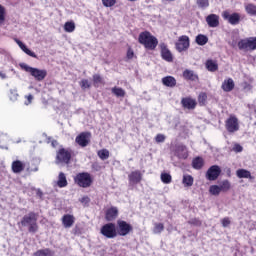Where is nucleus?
Instances as JSON below:
<instances>
[{
	"mask_svg": "<svg viewBox=\"0 0 256 256\" xmlns=\"http://www.w3.org/2000/svg\"><path fill=\"white\" fill-rule=\"evenodd\" d=\"M195 41L197 45L203 46V45H207V43L209 42V38L206 35L199 34L198 36H196Z\"/></svg>",
	"mask_w": 256,
	"mask_h": 256,
	"instance_id": "nucleus-30",
	"label": "nucleus"
},
{
	"mask_svg": "<svg viewBox=\"0 0 256 256\" xmlns=\"http://www.w3.org/2000/svg\"><path fill=\"white\" fill-rule=\"evenodd\" d=\"M219 187L220 191L227 192L231 189V183L229 182V180H224L220 183Z\"/></svg>",
	"mask_w": 256,
	"mask_h": 256,
	"instance_id": "nucleus-38",
	"label": "nucleus"
},
{
	"mask_svg": "<svg viewBox=\"0 0 256 256\" xmlns=\"http://www.w3.org/2000/svg\"><path fill=\"white\" fill-rule=\"evenodd\" d=\"M197 5L200 9H207L209 7V0H197Z\"/></svg>",
	"mask_w": 256,
	"mask_h": 256,
	"instance_id": "nucleus-41",
	"label": "nucleus"
},
{
	"mask_svg": "<svg viewBox=\"0 0 256 256\" xmlns=\"http://www.w3.org/2000/svg\"><path fill=\"white\" fill-rule=\"evenodd\" d=\"M183 77L188 79V81H199V76L193 70H185Z\"/></svg>",
	"mask_w": 256,
	"mask_h": 256,
	"instance_id": "nucleus-23",
	"label": "nucleus"
},
{
	"mask_svg": "<svg viewBox=\"0 0 256 256\" xmlns=\"http://www.w3.org/2000/svg\"><path fill=\"white\" fill-rule=\"evenodd\" d=\"M118 215H119V210L117 209V207H111L106 211L105 219L106 221H115Z\"/></svg>",
	"mask_w": 256,
	"mask_h": 256,
	"instance_id": "nucleus-20",
	"label": "nucleus"
},
{
	"mask_svg": "<svg viewBox=\"0 0 256 256\" xmlns=\"http://www.w3.org/2000/svg\"><path fill=\"white\" fill-rule=\"evenodd\" d=\"M75 223V217L71 214H66L62 217V225L65 229H70Z\"/></svg>",
	"mask_w": 256,
	"mask_h": 256,
	"instance_id": "nucleus-18",
	"label": "nucleus"
},
{
	"mask_svg": "<svg viewBox=\"0 0 256 256\" xmlns=\"http://www.w3.org/2000/svg\"><path fill=\"white\" fill-rule=\"evenodd\" d=\"M160 179H161L162 183H164L165 185H169V183H171V181H173V178L171 177V174H169V173H162L160 176Z\"/></svg>",
	"mask_w": 256,
	"mask_h": 256,
	"instance_id": "nucleus-35",
	"label": "nucleus"
},
{
	"mask_svg": "<svg viewBox=\"0 0 256 256\" xmlns=\"http://www.w3.org/2000/svg\"><path fill=\"white\" fill-rule=\"evenodd\" d=\"M192 167L194 169H201L203 167V158L197 157L192 161Z\"/></svg>",
	"mask_w": 256,
	"mask_h": 256,
	"instance_id": "nucleus-37",
	"label": "nucleus"
},
{
	"mask_svg": "<svg viewBox=\"0 0 256 256\" xmlns=\"http://www.w3.org/2000/svg\"><path fill=\"white\" fill-rule=\"evenodd\" d=\"M222 91H225V93H230V91H233L235 89V81L232 80V78L225 79L221 86Z\"/></svg>",
	"mask_w": 256,
	"mask_h": 256,
	"instance_id": "nucleus-16",
	"label": "nucleus"
},
{
	"mask_svg": "<svg viewBox=\"0 0 256 256\" xmlns=\"http://www.w3.org/2000/svg\"><path fill=\"white\" fill-rule=\"evenodd\" d=\"M196 225H201V222H200V221H197V222H196Z\"/></svg>",
	"mask_w": 256,
	"mask_h": 256,
	"instance_id": "nucleus-57",
	"label": "nucleus"
},
{
	"mask_svg": "<svg viewBox=\"0 0 256 256\" xmlns=\"http://www.w3.org/2000/svg\"><path fill=\"white\" fill-rule=\"evenodd\" d=\"M15 42L17 43L18 47H20V49L26 53V55H29V57L37 59V54H35V52L27 48V46L23 42H21V40L15 39Z\"/></svg>",
	"mask_w": 256,
	"mask_h": 256,
	"instance_id": "nucleus-21",
	"label": "nucleus"
},
{
	"mask_svg": "<svg viewBox=\"0 0 256 256\" xmlns=\"http://www.w3.org/2000/svg\"><path fill=\"white\" fill-rule=\"evenodd\" d=\"M206 23L208 27H219V15L217 14H210L206 17Z\"/></svg>",
	"mask_w": 256,
	"mask_h": 256,
	"instance_id": "nucleus-15",
	"label": "nucleus"
},
{
	"mask_svg": "<svg viewBox=\"0 0 256 256\" xmlns=\"http://www.w3.org/2000/svg\"><path fill=\"white\" fill-rule=\"evenodd\" d=\"M176 49L179 53L187 51L189 49V36H180L178 42H176Z\"/></svg>",
	"mask_w": 256,
	"mask_h": 256,
	"instance_id": "nucleus-11",
	"label": "nucleus"
},
{
	"mask_svg": "<svg viewBox=\"0 0 256 256\" xmlns=\"http://www.w3.org/2000/svg\"><path fill=\"white\" fill-rule=\"evenodd\" d=\"M57 185L60 188L67 187V176H65V173H59Z\"/></svg>",
	"mask_w": 256,
	"mask_h": 256,
	"instance_id": "nucleus-27",
	"label": "nucleus"
},
{
	"mask_svg": "<svg viewBox=\"0 0 256 256\" xmlns=\"http://www.w3.org/2000/svg\"><path fill=\"white\" fill-rule=\"evenodd\" d=\"M18 225H22V227H28L29 233H37V231H39V225H37V214H35V212H30L24 215Z\"/></svg>",
	"mask_w": 256,
	"mask_h": 256,
	"instance_id": "nucleus-2",
	"label": "nucleus"
},
{
	"mask_svg": "<svg viewBox=\"0 0 256 256\" xmlns=\"http://www.w3.org/2000/svg\"><path fill=\"white\" fill-rule=\"evenodd\" d=\"M198 101L200 105H205V102L207 101V94L205 93L199 94Z\"/></svg>",
	"mask_w": 256,
	"mask_h": 256,
	"instance_id": "nucleus-44",
	"label": "nucleus"
},
{
	"mask_svg": "<svg viewBox=\"0 0 256 256\" xmlns=\"http://www.w3.org/2000/svg\"><path fill=\"white\" fill-rule=\"evenodd\" d=\"M101 233L104 237H107V239H115V237H117V227L114 223L105 224L101 228Z\"/></svg>",
	"mask_w": 256,
	"mask_h": 256,
	"instance_id": "nucleus-6",
	"label": "nucleus"
},
{
	"mask_svg": "<svg viewBox=\"0 0 256 256\" xmlns=\"http://www.w3.org/2000/svg\"><path fill=\"white\" fill-rule=\"evenodd\" d=\"M233 151L235 153H241L243 151V146H241L240 144H235L233 147Z\"/></svg>",
	"mask_w": 256,
	"mask_h": 256,
	"instance_id": "nucleus-50",
	"label": "nucleus"
},
{
	"mask_svg": "<svg viewBox=\"0 0 256 256\" xmlns=\"http://www.w3.org/2000/svg\"><path fill=\"white\" fill-rule=\"evenodd\" d=\"M71 161V151L62 148L57 152L56 163H69Z\"/></svg>",
	"mask_w": 256,
	"mask_h": 256,
	"instance_id": "nucleus-8",
	"label": "nucleus"
},
{
	"mask_svg": "<svg viewBox=\"0 0 256 256\" xmlns=\"http://www.w3.org/2000/svg\"><path fill=\"white\" fill-rule=\"evenodd\" d=\"M184 187H193L194 179L193 176L185 174L182 179Z\"/></svg>",
	"mask_w": 256,
	"mask_h": 256,
	"instance_id": "nucleus-28",
	"label": "nucleus"
},
{
	"mask_svg": "<svg viewBox=\"0 0 256 256\" xmlns=\"http://www.w3.org/2000/svg\"><path fill=\"white\" fill-rule=\"evenodd\" d=\"M93 81H94V84L97 85L99 83H103V78H101V75L99 74H94Z\"/></svg>",
	"mask_w": 256,
	"mask_h": 256,
	"instance_id": "nucleus-46",
	"label": "nucleus"
},
{
	"mask_svg": "<svg viewBox=\"0 0 256 256\" xmlns=\"http://www.w3.org/2000/svg\"><path fill=\"white\" fill-rule=\"evenodd\" d=\"M1 79H7V75L3 72H0Z\"/></svg>",
	"mask_w": 256,
	"mask_h": 256,
	"instance_id": "nucleus-55",
	"label": "nucleus"
},
{
	"mask_svg": "<svg viewBox=\"0 0 256 256\" xmlns=\"http://www.w3.org/2000/svg\"><path fill=\"white\" fill-rule=\"evenodd\" d=\"M220 175L221 167L218 165H213L207 170L206 179H208V181H217Z\"/></svg>",
	"mask_w": 256,
	"mask_h": 256,
	"instance_id": "nucleus-9",
	"label": "nucleus"
},
{
	"mask_svg": "<svg viewBox=\"0 0 256 256\" xmlns=\"http://www.w3.org/2000/svg\"><path fill=\"white\" fill-rule=\"evenodd\" d=\"M205 66L210 73H215V71H218L219 69V64H217V61L211 59L206 61Z\"/></svg>",
	"mask_w": 256,
	"mask_h": 256,
	"instance_id": "nucleus-22",
	"label": "nucleus"
},
{
	"mask_svg": "<svg viewBox=\"0 0 256 256\" xmlns=\"http://www.w3.org/2000/svg\"><path fill=\"white\" fill-rule=\"evenodd\" d=\"M135 55V52H133V49L129 48L127 51V59H132Z\"/></svg>",
	"mask_w": 256,
	"mask_h": 256,
	"instance_id": "nucleus-53",
	"label": "nucleus"
},
{
	"mask_svg": "<svg viewBox=\"0 0 256 256\" xmlns=\"http://www.w3.org/2000/svg\"><path fill=\"white\" fill-rule=\"evenodd\" d=\"M5 15V8L3 7V5H0V26L3 25V23H5Z\"/></svg>",
	"mask_w": 256,
	"mask_h": 256,
	"instance_id": "nucleus-42",
	"label": "nucleus"
},
{
	"mask_svg": "<svg viewBox=\"0 0 256 256\" xmlns=\"http://www.w3.org/2000/svg\"><path fill=\"white\" fill-rule=\"evenodd\" d=\"M225 127L228 133H237L239 131V119L231 115L225 122Z\"/></svg>",
	"mask_w": 256,
	"mask_h": 256,
	"instance_id": "nucleus-7",
	"label": "nucleus"
},
{
	"mask_svg": "<svg viewBox=\"0 0 256 256\" xmlns=\"http://www.w3.org/2000/svg\"><path fill=\"white\" fill-rule=\"evenodd\" d=\"M245 11L248 15L255 16L256 15V5L255 4H246Z\"/></svg>",
	"mask_w": 256,
	"mask_h": 256,
	"instance_id": "nucleus-34",
	"label": "nucleus"
},
{
	"mask_svg": "<svg viewBox=\"0 0 256 256\" xmlns=\"http://www.w3.org/2000/svg\"><path fill=\"white\" fill-rule=\"evenodd\" d=\"M243 89H244V91H251V89H253V86H251V84L245 82V83H243Z\"/></svg>",
	"mask_w": 256,
	"mask_h": 256,
	"instance_id": "nucleus-52",
	"label": "nucleus"
},
{
	"mask_svg": "<svg viewBox=\"0 0 256 256\" xmlns=\"http://www.w3.org/2000/svg\"><path fill=\"white\" fill-rule=\"evenodd\" d=\"M163 1H166L167 3H171V2H173L175 0H163Z\"/></svg>",
	"mask_w": 256,
	"mask_h": 256,
	"instance_id": "nucleus-56",
	"label": "nucleus"
},
{
	"mask_svg": "<svg viewBox=\"0 0 256 256\" xmlns=\"http://www.w3.org/2000/svg\"><path fill=\"white\" fill-rule=\"evenodd\" d=\"M25 169V164L23 162L16 160L12 162V171L13 173H21Z\"/></svg>",
	"mask_w": 256,
	"mask_h": 256,
	"instance_id": "nucleus-25",
	"label": "nucleus"
},
{
	"mask_svg": "<svg viewBox=\"0 0 256 256\" xmlns=\"http://www.w3.org/2000/svg\"><path fill=\"white\" fill-rule=\"evenodd\" d=\"M64 31H66V33H73V31H75V22H66L64 24Z\"/></svg>",
	"mask_w": 256,
	"mask_h": 256,
	"instance_id": "nucleus-36",
	"label": "nucleus"
},
{
	"mask_svg": "<svg viewBox=\"0 0 256 256\" xmlns=\"http://www.w3.org/2000/svg\"><path fill=\"white\" fill-rule=\"evenodd\" d=\"M91 201V199H89L88 196H83L81 199H80V203H82V205L84 206H87L89 205V202Z\"/></svg>",
	"mask_w": 256,
	"mask_h": 256,
	"instance_id": "nucleus-48",
	"label": "nucleus"
},
{
	"mask_svg": "<svg viewBox=\"0 0 256 256\" xmlns=\"http://www.w3.org/2000/svg\"><path fill=\"white\" fill-rule=\"evenodd\" d=\"M25 99H27V102H25V105H31V103H33V96L31 94L25 96Z\"/></svg>",
	"mask_w": 256,
	"mask_h": 256,
	"instance_id": "nucleus-51",
	"label": "nucleus"
},
{
	"mask_svg": "<svg viewBox=\"0 0 256 256\" xmlns=\"http://www.w3.org/2000/svg\"><path fill=\"white\" fill-rule=\"evenodd\" d=\"M111 92L113 93V95H115V97H125L126 95L125 90L119 87H113L111 89Z\"/></svg>",
	"mask_w": 256,
	"mask_h": 256,
	"instance_id": "nucleus-33",
	"label": "nucleus"
},
{
	"mask_svg": "<svg viewBox=\"0 0 256 256\" xmlns=\"http://www.w3.org/2000/svg\"><path fill=\"white\" fill-rule=\"evenodd\" d=\"M20 67L23 69V71H26V73H30V75L34 77L36 81H43V79L47 77V70L34 68L25 63H20Z\"/></svg>",
	"mask_w": 256,
	"mask_h": 256,
	"instance_id": "nucleus-3",
	"label": "nucleus"
},
{
	"mask_svg": "<svg viewBox=\"0 0 256 256\" xmlns=\"http://www.w3.org/2000/svg\"><path fill=\"white\" fill-rule=\"evenodd\" d=\"M128 179L132 185H137V183H141L143 174H141V171L135 170L128 175Z\"/></svg>",
	"mask_w": 256,
	"mask_h": 256,
	"instance_id": "nucleus-14",
	"label": "nucleus"
},
{
	"mask_svg": "<svg viewBox=\"0 0 256 256\" xmlns=\"http://www.w3.org/2000/svg\"><path fill=\"white\" fill-rule=\"evenodd\" d=\"M118 224V233L121 237H125L126 235H129V233H131V231H133V226H131V224L123 221V220H118L117 221Z\"/></svg>",
	"mask_w": 256,
	"mask_h": 256,
	"instance_id": "nucleus-10",
	"label": "nucleus"
},
{
	"mask_svg": "<svg viewBox=\"0 0 256 256\" xmlns=\"http://www.w3.org/2000/svg\"><path fill=\"white\" fill-rule=\"evenodd\" d=\"M97 155H98V157H99L102 161H105V160H107V158L109 157V150H107V149L99 150V151L97 152Z\"/></svg>",
	"mask_w": 256,
	"mask_h": 256,
	"instance_id": "nucleus-39",
	"label": "nucleus"
},
{
	"mask_svg": "<svg viewBox=\"0 0 256 256\" xmlns=\"http://www.w3.org/2000/svg\"><path fill=\"white\" fill-rule=\"evenodd\" d=\"M236 175L238 179H252L251 172L245 169H238L236 171Z\"/></svg>",
	"mask_w": 256,
	"mask_h": 256,
	"instance_id": "nucleus-26",
	"label": "nucleus"
},
{
	"mask_svg": "<svg viewBox=\"0 0 256 256\" xmlns=\"http://www.w3.org/2000/svg\"><path fill=\"white\" fill-rule=\"evenodd\" d=\"M162 84L165 85V87H175L177 80L173 76H166L162 78Z\"/></svg>",
	"mask_w": 256,
	"mask_h": 256,
	"instance_id": "nucleus-24",
	"label": "nucleus"
},
{
	"mask_svg": "<svg viewBox=\"0 0 256 256\" xmlns=\"http://www.w3.org/2000/svg\"><path fill=\"white\" fill-rule=\"evenodd\" d=\"M239 21H241V15H239V13H233L230 15L228 23H230V25H239Z\"/></svg>",
	"mask_w": 256,
	"mask_h": 256,
	"instance_id": "nucleus-29",
	"label": "nucleus"
},
{
	"mask_svg": "<svg viewBox=\"0 0 256 256\" xmlns=\"http://www.w3.org/2000/svg\"><path fill=\"white\" fill-rule=\"evenodd\" d=\"M74 181L79 185V187L87 189V187H91V184L93 183V178H91V174L83 172L77 174L74 178Z\"/></svg>",
	"mask_w": 256,
	"mask_h": 256,
	"instance_id": "nucleus-4",
	"label": "nucleus"
},
{
	"mask_svg": "<svg viewBox=\"0 0 256 256\" xmlns=\"http://www.w3.org/2000/svg\"><path fill=\"white\" fill-rule=\"evenodd\" d=\"M160 49L162 59H164V61H167L168 63H171L173 61V54L171 53V50L167 48V44H160Z\"/></svg>",
	"mask_w": 256,
	"mask_h": 256,
	"instance_id": "nucleus-13",
	"label": "nucleus"
},
{
	"mask_svg": "<svg viewBox=\"0 0 256 256\" xmlns=\"http://www.w3.org/2000/svg\"><path fill=\"white\" fill-rule=\"evenodd\" d=\"M175 155L176 157H178V159H187L189 157V152L187 151V147L183 145L177 146Z\"/></svg>",
	"mask_w": 256,
	"mask_h": 256,
	"instance_id": "nucleus-19",
	"label": "nucleus"
},
{
	"mask_svg": "<svg viewBox=\"0 0 256 256\" xmlns=\"http://www.w3.org/2000/svg\"><path fill=\"white\" fill-rule=\"evenodd\" d=\"M165 230V225L163 223H154L153 233L154 235H160Z\"/></svg>",
	"mask_w": 256,
	"mask_h": 256,
	"instance_id": "nucleus-32",
	"label": "nucleus"
},
{
	"mask_svg": "<svg viewBox=\"0 0 256 256\" xmlns=\"http://www.w3.org/2000/svg\"><path fill=\"white\" fill-rule=\"evenodd\" d=\"M90 139L91 133L82 132L76 137L75 141L80 147H87V145H89Z\"/></svg>",
	"mask_w": 256,
	"mask_h": 256,
	"instance_id": "nucleus-12",
	"label": "nucleus"
},
{
	"mask_svg": "<svg viewBox=\"0 0 256 256\" xmlns=\"http://www.w3.org/2000/svg\"><path fill=\"white\" fill-rule=\"evenodd\" d=\"M80 86H81L83 89H89V87H91V83H89V80L83 79V80L80 82Z\"/></svg>",
	"mask_w": 256,
	"mask_h": 256,
	"instance_id": "nucleus-47",
	"label": "nucleus"
},
{
	"mask_svg": "<svg viewBox=\"0 0 256 256\" xmlns=\"http://www.w3.org/2000/svg\"><path fill=\"white\" fill-rule=\"evenodd\" d=\"M55 143H56V142H52L53 147H55Z\"/></svg>",
	"mask_w": 256,
	"mask_h": 256,
	"instance_id": "nucleus-58",
	"label": "nucleus"
},
{
	"mask_svg": "<svg viewBox=\"0 0 256 256\" xmlns=\"http://www.w3.org/2000/svg\"><path fill=\"white\" fill-rule=\"evenodd\" d=\"M117 3V0H102L104 7H113Z\"/></svg>",
	"mask_w": 256,
	"mask_h": 256,
	"instance_id": "nucleus-43",
	"label": "nucleus"
},
{
	"mask_svg": "<svg viewBox=\"0 0 256 256\" xmlns=\"http://www.w3.org/2000/svg\"><path fill=\"white\" fill-rule=\"evenodd\" d=\"M138 41L141 45H144L145 49H149L150 51H153L159 45V40L151 35V32L147 31L139 34Z\"/></svg>",
	"mask_w": 256,
	"mask_h": 256,
	"instance_id": "nucleus-1",
	"label": "nucleus"
},
{
	"mask_svg": "<svg viewBox=\"0 0 256 256\" xmlns=\"http://www.w3.org/2000/svg\"><path fill=\"white\" fill-rule=\"evenodd\" d=\"M209 191L211 195H219L221 193V188L219 185H212L210 186Z\"/></svg>",
	"mask_w": 256,
	"mask_h": 256,
	"instance_id": "nucleus-40",
	"label": "nucleus"
},
{
	"mask_svg": "<svg viewBox=\"0 0 256 256\" xmlns=\"http://www.w3.org/2000/svg\"><path fill=\"white\" fill-rule=\"evenodd\" d=\"M165 139H167L165 134H157L155 137L156 143H165Z\"/></svg>",
	"mask_w": 256,
	"mask_h": 256,
	"instance_id": "nucleus-45",
	"label": "nucleus"
},
{
	"mask_svg": "<svg viewBox=\"0 0 256 256\" xmlns=\"http://www.w3.org/2000/svg\"><path fill=\"white\" fill-rule=\"evenodd\" d=\"M238 49H240V51H255L256 37H250L240 40L238 42Z\"/></svg>",
	"mask_w": 256,
	"mask_h": 256,
	"instance_id": "nucleus-5",
	"label": "nucleus"
},
{
	"mask_svg": "<svg viewBox=\"0 0 256 256\" xmlns=\"http://www.w3.org/2000/svg\"><path fill=\"white\" fill-rule=\"evenodd\" d=\"M181 104L184 107V109H195V107H197V101L193 98H183L181 100Z\"/></svg>",
	"mask_w": 256,
	"mask_h": 256,
	"instance_id": "nucleus-17",
	"label": "nucleus"
},
{
	"mask_svg": "<svg viewBox=\"0 0 256 256\" xmlns=\"http://www.w3.org/2000/svg\"><path fill=\"white\" fill-rule=\"evenodd\" d=\"M53 255H54V252L49 248L41 249L34 253V256H53Z\"/></svg>",
	"mask_w": 256,
	"mask_h": 256,
	"instance_id": "nucleus-31",
	"label": "nucleus"
},
{
	"mask_svg": "<svg viewBox=\"0 0 256 256\" xmlns=\"http://www.w3.org/2000/svg\"><path fill=\"white\" fill-rule=\"evenodd\" d=\"M222 227H229L231 225V220L229 218H223L221 220Z\"/></svg>",
	"mask_w": 256,
	"mask_h": 256,
	"instance_id": "nucleus-49",
	"label": "nucleus"
},
{
	"mask_svg": "<svg viewBox=\"0 0 256 256\" xmlns=\"http://www.w3.org/2000/svg\"><path fill=\"white\" fill-rule=\"evenodd\" d=\"M222 17H223V19H227L229 21V17H231V14H229V12L225 11V12H223Z\"/></svg>",
	"mask_w": 256,
	"mask_h": 256,
	"instance_id": "nucleus-54",
	"label": "nucleus"
}]
</instances>
